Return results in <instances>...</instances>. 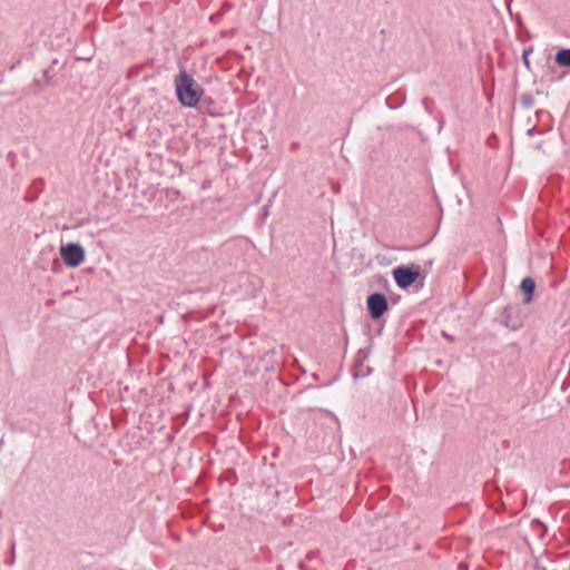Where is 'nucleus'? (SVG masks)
I'll list each match as a JSON object with an SVG mask.
<instances>
[{"label":"nucleus","instance_id":"f257e3e1","mask_svg":"<svg viewBox=\"0 0 570 570\" xmlns=\"http://www.w3.org/2000/svg\"><path fill=\"white\" fill-rule=\"evenodd\" d=\"M175 86L178 99L184 106L194 107L198 102L203 90L186 71H180L176 77Z\"/></svg>","mask_w":570,"mask_h":570},{"label":"nucleus","instance_id":"f03ea898","mask_svg":"<svg viewBox=\"0 0 570 570\" xmlns=\"http://www.w3.org/2000/svg\"><path fill=\"white\" fill-rule=\"evenodd\" d=\"M396 285L405 289L417 281L421 275V267L419 265L399 266L392 272Z\"/></svg>","mask_w":570,"mask_h":570},{"label":"nucleus","instance_id":"7ed1b4c3","mask_svg":"<svg viewBox=\"0 0 570 570\" xmlns=\"http://www.w3.org/2000/svg\"><path fill=\"white\" fill-rule=\"evenodd\" d=\"M60 255L69 267L79 266L85 259V250L79 244L69 243L60 247Z\"/></svg>","mask_w":570,"mask_h":570},{"label":"nucleus","instance_id":"20e7f679","mask_svg":"<svg viewBox=\"0 0 570 570\" xmlns=\"http://www.w3.org/2000/svg\"><path fill=\"white\" fill-rule=\"evenodd\" d=\"M367 307L373 318L381 317L387 309V301L382 294H373L367 298Z\"/></svg>","mask_w":570,"mask_h":570},{"label":"nucleus","instance_id":"39448f33","mask_svg":"<svg viewBox=\"0 0 570 570\" xmlns=\"http://www.w3.org/2000/svg\"><path fill=\"white\" fill-rule=\"evenodd\" d=\"M520 287L527 294L523 298V303L529 304L532 301V293L535 287L534 281L531 277H525L522 279Z\"/></svg>","mask_w":570,"mask_h":570},{"label":"nucleus","instance_id":"423d86ee","mask_svg":"<svg viewBox=\"0 0 570 570\" xmlns=\"http://www.w3.org/2000/svg\"><path fill=\"white\" fill-rule=\"evenodd\" d=\"M556 62L561 67H570V49H561L556 55Z\"/></svg>","mask_w":570,"mask_h":570},{"label":"nucleus","instance_id":"0eeeda50","mask_svg":"<svg viewBox=\"0 0 570 570\" xmlns=\"http://www.w3.org/2000/svg\"><path fill=\"white\" fill-rule=\"evenodd\" d=\"M255 146L262 150H265L268 146V136L263 131H258L256 134Z\"/></svg>","mask_w":570,"mask_h":570},{"label":"nucleus","instance_id":"6e6552de","mask_svg":"<svg viewBox=\"0 0 570 570\" xmlns=\"http://www.w3.org/2000/svg\"><path fill=\"white\" fill-rule=\"evenodd\" d=\"M531 48L529 49H524L523 50V53H522V60H523V63H524V67L530 70V60H529V55L531 52Z\"/></svg>","mask_w":570,"mask_h":570},{"label":"nucleus","instance_id":"1a4fd4ad","mask_svg":"<svg viewBox=\"0 0 570 570\" xmlns=\"http://www.w3.org/2000/svg\"><path fill=\"white\" fill-rule=\"evenodd\" d=\"M268 215L267 207H265L264 216L266 217Z\"/></svg>","mask_w":570,"mask_h":570}]
</instances>
